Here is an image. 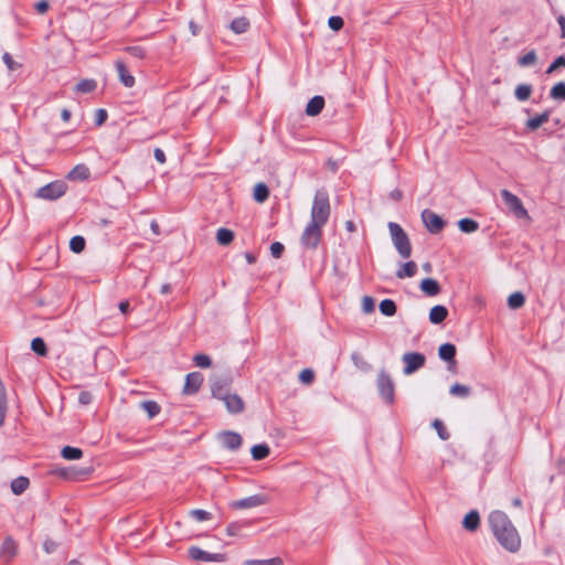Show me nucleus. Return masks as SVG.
<instances>
[{
  "mask_svg": "<svg viewBox=\"0 0 565 565\" xmlns=\"http://www.w3.org/2000/svg\"><path fill=\"white\" fill-rule=\"evenodd\" d=\"M310 216V222L301 234L300 243L305 248L315 249L322 238V227L330 216V202L326 192L316 193Z\"/></svg>",
  "mask_w": 565,
  "mask_h": 565,
  "instance_id": "obj_1",
  "label": "nucleus"
},
{
  "mask_svg": "<svg viewBox=\"0 0 565 565\" xmlns=\"http://www.w3.org/2000/svg\"><path fill=\"white\" fill-rule=\"evenodd\" d=\"M490 529L499 543L509 552H516L521 546L518 530L502 511H492L488 516Z\"/></svg>",
  "mask_w": 565,
  "mask_h": 565,
  "instance_id": "obj_2",
  "label": "nucleus"
},
{
  "mask_svg": "<svg viewBox=\"0 0 565 565\" xmlns=\"http://www.w3.org/2000/svg\"><path fill=\"white\" fill-rule=\"evenodd\" d=\"M388 230L392 237V242L397 249L398 254L403 258H408L412 254V245L406 232L397 223L390 222Z\"/></svg>",
  "mask_w": 565,
  "mask_h": 565,
  "instance_id": "obj_3",
  "label": "nucleus"
},
{
  "mask_svg": "<svg viewBox=\"0 0 565 565\" xmlns=\"http://www.w3.org/2000/svg\"><path fill=\"white\" fill-rule=\"evenodd\" d=\"M67 185L63 181H54L40 188L35 196L42 200H57L66 193Z\"/></svg>",
  "mask_w": 565,
  "mask_h": 565,
  "instance_id": "obj_4",
  "label": "nucleus"
},
{
  "mask_svg": "<svg viewBox=\"0 0 565 565\" xmlns=\"http://www.w3.org/2000/svg\"><path fill=\"white\" fill-rule=\"evenodd\" d=\"M214 397L224 402V405L228 413L238 414L244 411L245 404L241 396L237 394L224 393L221 386L217 387V391H214Z\"/></svg>",
  "mask_w": 565,
  "mask_h": 565,
  "instance_id": "obj_5",
  "label": "nucleus"
},
{
  "mask_svg": "<svg viewBox=\"0 0 565 565\" xmlns=\"http://www.w3.org/2000/svg\"><path fill=\"white\" fill-rule=\"evenodd\" d=\"M217 439L222 448L235 451L241 448L243 439L238 433L224 430L217 434Z\"/></svg>",
  "mask_w": 565,
  "mask_h": 565,
  "instance_id": "obj_6",
  "label": "nucleus"
},
{
  "mask_svg": "<svg viewBox=\"0 0 565 565\" xmlns=\"http://www.w3.org/2000/svg\"><path fill=\"white\" fill-rule=\"evenodd\" d=\"M377 390L381 394V396L387 402L392 403L394 399V383L391 379V376L385 373L384 371H381L377 376Z\"/></svg>",
  "mask_w": 565,
  "mask_h": 565,
  "instance_id": "obj_7",
  "label": "nucleus"
},
{
  "mask_svg": "<svg viewBox=\"0 0 565 565\" xmlns=\"http://www.w3.org/2000/svg\"><path fill=\"white\" fill-rule=\"evenodd\" d=\"M402 360L405 363L403 372L409 375L424 366L426 358L418 352H407L402 356Z\"/></svg>",
  "mask_w": 565,
  "mask_h": 565,
  "instance_id": "obj_8",
  "label": "nucleus"
},
{
  "mask_svg": "<svg viewBox=\"0 0 565 565\" xmlns=\"http://www.w3.org/2000/svg\"><path fill=\"white\" fill-rule=\"evenodd\" d=\"M501 196L504 203L509 206V209L514 213L518 217H527V211L523 206L522 201L512 192L508 190L501 191Z\"/></svg>",
  "mask_w": 565,
  "mask_h": 565,
  "instance_id": "obj_9",
  "label": "nucleus"
},
{
  "mask_svg": "<svg viewBox=\"0 0 565 565\" xmlns=\"http://www.w3.org/2000/svg\"><path fill=\"white\" fill-rule=\"evenodd\" d=\"M422 220L427 231L431 234H438L445 227L444 220L430 210L422 212Z\"/></svg>",
  "mask_w": 565,
  "mask_h": 565,
  "instance_id": "obj_10",
  "label": "nucleus"
},
{
  "mask_svg": "<svg viewBox=\"0 0 565 565\" xmlns=\"http://www.w3.org/2000/svg\"><path fill=\"white\" fill-rule=\"evenodd\" d=\"M267 503V498L264 494H253L250 497L236 500L230 503V507L235 510H245L260 507Z\"/></svg>",
  "mask_w": 565,
  "mask_h": 565,
  "instance_id": "obj_11",
  "label": "nucleus"
},
{
  "mask_svg": "<svg viewBox=\"0 0 565 565\" xmlns=\"http://www.w3.org/2000/svg\"><path fill=\"white\" fill-rule=\"evenodd\" d=\"M203 382V375L200 372L189 373L185 377V383L183 386L184 394H194L199 391Z\"/></svg>",
  "mask_w": 565,
  "mask_h": 565,
  "instance_id": "obj_12",
  "label": "nucleus"
},
{
  "mask_svg": "<svg viewBox=\"0 0 565 565\" xmlns=\"http://www.w3.org/2000/svg\"><path fill=\"white\" fill-rule=\"evenodd\" d=\"M18 553V546L12 537L8 536L3 540L0 548V556L6 563H10Z\"/></svg>",
  "mask_w": 565,
  "mask_h": 565,
  "instance_id": "obj_13",
  "label": "nucleus"
},
{
  "mask_svg": "<svg viewBox=\"0 0 565 565\" xmlns=\"http://www.w3.org/2000/svg\"><path fill=\"white\" fill-rule=\"evenodd\" d=\"M115 65L122 85L128 88L132 87L136 83L135 77L129 73L124 62L118 60Z\"/></svg>",
  "mask_w": 565,
  "mask_h": 565,
  "instance_id": "obj_14",
  "label": "nucleus"
},
{
  "mask_svg": "<svg viewBox=\"0 0 565 565\" xmlns=\"http://www.w3.org/2000/svg\"><path fill=\"white\" fill-rule=\"evenodd\" d=\"M456 347L452 343H444L438 349V355L441 360L449 362L450 365H456Z\"/></svg>",
  "mask_w": 565,
  "mask_h": 565,
  "instance_id": "obj_15",
  "label": "nucleus"
},
{
  "mask_svg": "<svg viewBox=\"0 0 565 565\" xmlns=\"http://www.w3.org/2000/svg\"><path fill=\"white\" fill-rule=\"evenodd\" d=\"M323 107L324 98L322 96H315L308 102L306 114L311 117L317 116L322 111Z\"/></svg>",
  "mask_w": 565,
  "mask_h": 565,
  "instance_id": "obj_16",
  "label": "nucleus"
},
{
  "mask_svg": "<svg viewBox=\"0 0 565 565\" xmlns=\"http://www.w3.org/2000/svg\"><path fill=\"white\" fill-rule=\"evenodd\" d=\"M419 287L420 290L429 297L437 296L440 292V286L438 281L433 278L423 279Z\"/></svg>",
  "mask_w": 565,
  "mask_h": 565,
  "instance_id": "obj_17",
  "label": "nucleus"
},
{
  "mask_svg": "<svg viewBox=\"0 0 565 565\" xmlns=\"http://www.w3.org/2000/svg\"><path fill=\"white\" fill-rule=\"evenodd\" d=\"M462 526L469 532H475L480 526L479 513L476 510L468 512L463 518Z\"/></svg>",
  "mask_w": 565,
  "mask_h": 565,
  "instance_id": "obj_18",
  "label": "nucleus"
},
{
  "mask_svg": "<svg viewBox=\"0 0 565 565\" xmlns=\"http://www.w3.org/2000/svg\"><path fill=\"white\" fill-rule=\"evenodd\" d=\"M447 316H448V309L443 305H437V306H434L429 311V321L433 324H439L443 321H445Z\"/></svg>",
  "mask_w": 565,
  "mask_h": 565,
  "instance_id": "obj_19",
  "label": "nucleus"
},
{
  "mask_svg": "<svg viewBox=\"0 0 565 565\" xmlns=\"http://www.w3.org/2000/svg\"><path fill=\"white\" fill-rule=\"evenodd\" d=\"M89 177V169L85 164L75 166L67 174L71 181H83Z\"/></svg>",
  "mask_w": 565,
  "mask_h": 565,
  "instance_id": "obj_20",
  "label": "nucleus"
},
{
  "mask_svg": "<svg viewBox=\"0 0 565 565\" xmlns=\"http://www.w3.org/2000/svg\"><path fill=\"white\" fill-rule=\"evenodd\" d=\"M550 116L551 111L545 110L541 115L527 119L525 126L530 130L534 131L539 129L542 125L546 124L550 120Z\"/></svg>",
  "mask_w": 565,
  "mask_h": 565,
  "instance_id": "obj_21",
  "label": "nucleus"
},
{
  "mask_svg": "<svg viewBox=\"0 0 565 565\" xmlns=\"http://www.w3.org/2000/svg\"><path fill=\"white\" fill-rule=\"evenodd\" d=\"M250 26V22L246 17L235 18L228 25L230 30L235 34L245 33Z\"/></svg>",
  "mask_w": 565,
  "mask_h": 565,
  "instance_id": "obj_22",
  "label": "nucleus"
},
{
  "mask_svg": "<svg viewBox=\"0 0 565 565\" xmlns=\"http://www.w3.org/2000/svg\"><path fill=\"white\" fill-rule=\"evenodd\" d=\"M417 273V265L415 262L409 260L404 263L401 268L396 271V276L399 279L411 278L415 276Z\"/></svg>",
  "mask_w": 565,
  "mask_h": 565,
  "instance_id": "obj_23",
  "label": "nucleus"
},
{
  "mask_svg": "<svg viewBox=\"0 0 565 565\" xmlns=\"http://www.w3.org/2000/svg\"><path fill=\"white\" fill-rule=\"evenodd\" d=\"M189 557L195 562H211L212 554L207 551H203L200 547L191 546L188 551Z\"/></svg>",
  "mask_w": 565,
  "mask_h": 565,
  "instance_id": "obj_24",
  "label": "nucleus"
},
{
  "mask_svg": "<svg viewBox=\"0 0 565 565\" xmlns=\"http://www.w3.org/2000/svg\"><path fill=\"white\" fill-rule=\"evenodd\" d=\"M30 484V481L26 477H18L15 479L12 480L11 482V491L17 494V495H20L22 494L29 487Z\"/></svg>",
  "mask_w": 565,
  "mask_h": 565,
  "instance_id": "obj_25",
  "label": "nucleus"
},
{
  "mask_svg": "<svg viewBox=\"0 0 565 565\" xmlns=\"http://www.w3.org/2000/svg\"><path fill=\"white\" fill-rule=\"evenodd\" d=\"M268 196H269L268 186L263 182L257 183L255 185L254 192H253L254 200L257 203H264L268 199Z\"/></svg>",
  "mask_w": 565,
  "mask_h": 565,
  "instance_id": "obj_26",
  "label": "nucleus"
},
{
  "mask_svg": "<svg viewBox=\"0 0 565 565\" xmlns=\"http://www.w3.org/2000/svg\"><path fill=\"white\" fill-rule=\"evenodd\" d=\"M97 83L95 79L85 78L78 82L75 86V92L81 94L92 93L96 89Z\"/></svg>",
  "mask_w": 565,
  "mask_h": 565,
  "instance_id": "obj_27",
  "label": "nucleus"
},
{
  "mask_svg": "<svg viewBox=\"0 0 565 565\" xmlns=\"http://www.w3.org/2000/svg\"><path fill=\"white\" fill-rule=\"evenodd\" d=\"M8 411V401H7V392L6 387L0 380V426L4 424V419Z\"/></svg>",
  "mask_w": 565,
  "mask_h": 565,
  "instance_id": "obj_28",
  "label": "nucleus"
},
{
  "mask_svg": "<svg viewBox=\"0 0 565 565\" xmlns=\"http://www.w3.org/2000/svg\"><path fill=\"white\" fill-rule=\"evenodd\" d=\"M234 239V232L228 228L221 227L216 232V241L220 245L226 246Z\"/></svg>",
  "mask_w": 565,
  "mask_h": 565,
  "instance_id": "obj_29",
  "label": "nucleus"
},
{
  "mask_svg": "<svg viewBox=\"0 0 565 565\" xmlns=\"http://www.w3.org/2000/svg\"><path fill=\"white\" fill-rule=\"evenodd\" d=\"M250 454L254 460H263L269 456L270 449L266 444H258L252 447Z\"/></svg>",
  "mask_w": 565,
  "mask_h": 565,
  "instance_id": "obj_30",
  "label": "nucleus"
},
{
  "mask_svg": "<svg viewBox=\"0 0 565 565\" xmlns=\"http://www.w3.org/2000/svg\"><path fill=\"white\" fill-rule=\"evenodd\" d=\"M533 88L529 84H520L514 89V96L520 102H525L531 97Z\"/></svg>",
  "mask_w": 565,
  "mask_h": 565,
  "instance_id": "obj_31",
  "label": "nucleus"
},
{
  "mask_svg": "<svg viewBox=\"0 0 565 565\" xmlns=\"http://www.w3.org/2000/svg\"><path fill=\"white\" fill-rule=\"evenodd\" d=\"M524 303H525V297L520 291L513 292L508 297V306L510 309H513V310L520 309L524 306Z\"/></svg>",
  "mask_w": 565,
  "mask_h": 565,
  "instance_id": "obj_32",
  "label": "nucleus"
},
{
  "mask_svg": "<svg viewBox=\"0 0 565 565\" xmlns=\"http://www.w3.org/2000/svg\"><path fill=\"white\" fill-rule=\"evenodd\" d=\"M537 63V54L534 50L529 51L526 54L518 58V65L521 67L533 66Z\"/></svg>",
  "mask_w": 565,
  "mask_h": 565,
  "instance_id": "obj_33",
  "label": "nucleus"
},
{
  "mask_svg": "<svg viewBox=\"0 0 565 565\" xmlns=\"http://www.w3.org/2000/svg\"><path fill=\"white\" fill-rule=\"evenodd\" d=\"M449 393L454 396L465 398L470 395L471 388L468 385L455 383L454 385L450 386Z\"/></svg>",
  "mask_w": 565,
  "mask_h": 565,
  "instance_id": "obj_34",
  "label": "nucleus"
},
{
  "mask_svg": "<svg viewBox=\"0 0 565 565\" xmlns=\"http://www.w3.org/2000/svg\"><path fill=\"white\" fill-rule=\"evenodd\" d=\"M458 227L463 233H473L479 228V223L472 218H461Z\"/></svg>",
  "mask_w": 565,
  "mask_h": 565,
  "instance_id": "obj_35",
  "label": "nucleus"
},
{
  "mask_svg": "<svg viewBox=\"0 0 565 565\" xmlns=\"http://www.w3.org/2000/svg\"><path fill=\"white\" fill-rule=\"evenodd\" d=\"M380 311L382 315L386 316V317H392L395 315L396 312V305L393 300L391 299H384L380 302Z\"/></svg>",
  "mask_w": 565,
  "mask_h": 565,
  "instance_id": "obj_36",
  "label": "nucleus"
},
{
  "mask_svg": "<svg viewBox=\"0 0 565 565\" xmlns=\"http://www.w3.org/2000/svg\"><path fill=\"white\" fill-rule=\"evenodd\" d=\"M62 457L66 460H77L83 456V451L79 448L65 446L62 449Z\"/></svg>",
  "mask_w": 565,
  "mask_h": 565,
  "instance_id": "obj_37",
  "label": "nucleus"
},
{
  "mask_svg": "<svg viewBox=\"0 0 565 565\" xmlns=\"http://www.w3.org/2000/svg\"><path fill=\"white\" fill-rule=\"evenodd\" d=\"M140 407L148 414L149 418L154 417L160 412V406L153 401H146L140 404Z\"/></svg>",
  "mask_w": 565,
  "mask_h": 565,
  "instance_id": "obj_38",
  "label": "nucleus"
},
{
  "mask_svg": "<svg viewBox=\"0 0 565 565\" xmlns=\"http://www.w3.org/2000/svg\"><path fill=\"white\" fill-rule=\"evenodd\" d=\"M550 96L556 100H565V83L558 82L555 84L550 92Z\"/></svg>",
  "mask_w": 565,
  "mask_h": 565,
  "instance_id": "obj_39",
  "label": "nucleus"
},
{
  "mask_svg": "<svg viewBox=\"0 0 565 565\" xmlns=\"http://www.w3.org/2000/svg\"><path fill=\"white\" fill-rule=\"evenodd\" d=\"M70 248L74 253H81L85 248V239L83 236H73L70 241Z\"/></svg>",
  "mask_w": 565,
  "mask_h": 565,
  "instance_id": "obj_40",
  "label": "nucleus"
},
{
  "mask_svg": "<svg viewBox=\"0 0 565 565\" xmlns=\"http://www.w3.org/2000/svg\"><path fill=\"white\" fill-rule=\"evenodd\" d=\"M31 349L39 355L44 356L46 355V345L43 339L41 338H34L31 342Z\"/></svg>",
  "mask_w": 565,
  "mask_h": 565,
  "instance_id": "obj_41",
  "label": "nucleus"
},
{
  "mask_svg": "<svg viewBox=\"0 0 565 565\" xmlns=\"http://www.w3.org/2000/svg\"><path fill=\"white\" fill-rule=\"evenodd\" d=\"M433 426L436 429L438 436L443 440H447L449 438V433L447 431V428L445 427L444 423L439 419H435L433 422Z\"/></svg>",
  "mask_w": 565,
  "mask_h": 565,
  "instance_id": "obj_42",
  "label": "nucleus"
},
{
  "mask_svg": "<svg viewBox=\"0 0 565 565\" xmlns=\"http://www.w3.org/2000/svg\"><path fill=\"white\" fill-rule=\"evenodd\" d=\"M248 565H282V559L274 557L269 559H252L247 562Z\"/></svg>",
  "mask_w": 565,
  "mask_h": 565,
  "instance_id": "obj_43",
  "label": "nucleus"
},
{
  "mask_svg": "<svg viewBox=\"0 0 565 565\" xmlns=\"http://www.w3.org/2000/svg\"><path fill=\"white\" fill-rule=\"evenodd\" d=\"M343 19L339 15H332L328 20V25L333 31H340L343 28Z\"/></svg>",
  "mask_w": 565,
  "mask_h": 565,
  "instance_id": "obj_44",
  "label": "nucleus"
},
{
  "mask_svg": "<svg viewBox=\"0 0 565 565\" xmlns=\"http://www.w3.org/2000/svg\"><path fill=\"white\" fill-rule=\"evenodd\" d=\"M313 379H315V373L310 369H303L299 373V380L303 384H311L313 382Z\"/></svg>",
  "mask_w": 565,
  "mask_h": 565,
  "instance_id": "obj_45",
  "label": "nucleus"
},
{
  "mask_svg": "<svg viewBox=\"0 0 565 565\" xmlns=\"http://www.w3.org/2000/svg\"><path fill=\"white\" fill-rule=\"evenodd\" d=\"M193 361L199 367H209L211 365V359L206 354H196Z\"/></svg>",
  "mask_w": 565,
  "mask_h": 565,
  "instance_id": "obj_46",
  "label": "nucleus"
},
{
  "mask_svg": "<svg viewBox=\"0 0 565 565\" xmlns=\"http://www.w3.org/2000/svg\"><path fill=\"white\" fill-rule=\"evenodd\" d=\"M92 473V468H81V469H77V470H74L72 472V475H68L67 472H63V475L66 477V478H70V479H77L78 477H86L88 475Z\"/></svg>",
  "mask_w": 565,
  "mask_h": 565,
  "instance_id": "obj_47",
  "label": "nucleus"
},
{
  "mask_svg": "<svg viewBox=\"0 0 565 565\" xmlns=\"http://www.w3.org/2000/svg\"><path fill=\"white\" fill-rule=\"evenodd\" d=\"M559 67H565V55L556 57L548 66L546 73L551 74Z\"/></svg>",
  "mask_w": 565,
  "mask_h": 565,
  "instance_id": "obj_48",
  "label": "nucleus"
},
{
  "mask_svg": "<svg viewBox=\"0 0 565 565\" xmlns=\"http://www.w3.org/2000/svg\"><path fill=\"white\" fill-rule=\"evenodd\" d=\"M190 515L192 518H194L196 521H203V520L210 519V513L205 510H200V509L190 511Z\"/></svg>",
  "mask_w": 565,
  "mask_h": 565,
  "instance_id": "obj_49",
  "label": "nucleus"
},
{
  "mask_svg": "<svg viewBox=\"0 0 565 565\" xmlns=\"http://www.w3.org/2000/svg\"><path fill=\"white\" fill-rule=\"evenodd\" d=\"M362 310L365 313H371L374 310V300L371 297H369V296L363 297Z\"/></svg>",
  "mask_w": 565,
  "mask_h": 565,
  "instance_id": "obj_50",
  "label": "nucleus"
},
{
  "mask_svg": "<svg viewBox=\"0 0 565 565\" xmlns=\"http://www.w3.org/2000/svg\"><path fill=\"white\" fill-rule=\"evenodd\" d=\"M284 252V245L279 242H275L270 245L271 256L275 258H279Z\"/></svg>",
  "mask_w": 565,
  "mask_h": 565,
  "instance_id": "obj_51",
  "label": "nucleus"
},
{
  "mask_svg": "<svg viewBox=\"0 0 565 565\" xmlns=\"http://www.w3.org/2000/svg\"><path fill=\"white\" fill-rule=\"evenodd\" d=\"M2 60L7 67L9 68V71H13L20 66L17 62L13 61L12 56L9 53H4Z\"/></svg>",
  "mask_w": 565,
  "mask_h": 565,
  "instance_id": "obj_52",
  "label": "nucleus"
},
{
  "mask_svg": "<svg viewBox=\"0 0 565 565\" xmlns=\"http://www.w3.org/2000/svg\"><path fill=\"white\" fill-rule=\"evenodd\" d=\"M126 51L135 57L142 58L145 56V50L140 46H129Z\"/></svg>",
  "mask_w": 565,
  "mask_h": 565,
  "instance_id": "obj_53",
  "label": "nucleus"
},
{
  "mask_svg": "<svg viewBox=\"0 0 565 565\" xmlns=\"http://www.w3.org/2000/svg\"><path fill=\"white\" fill-rule=\"evenodd\" d=\"M107 119V111L105 109H98L96 111L95 121L97 126L103 125Z\"/></svg>",
  "mask_w": 565,
  "mask_h": 565,
  "instance_id": "obj_54",
  "label": "nucleus"
},
{
  "mask_svg": "<svg viewBox=\"0 0 565 565\" xmlns=\"http://www.w3.org/2000/svg\"><path fill=\"white\" fill-rule=\"evenodd\" d=\"M90 401H92V394L89 392L83 391V392L79 393L78 402L82 405H87V404L90 403Z\"/></svg>",
  "mask_w": 565,
  "mask_h": 565,
  "instance_id": "obj_55",
  "label": "nucleus"
},
{
  "mask_svg": "<svg viewBox=\"0 0 565 565\" xmlns=\"http://www.w3.org/2000/svg\"><path fill=\"white\" fill-rule=\"evenodd\" d=\"M43 548L44 551L50 554L52 552L55 551L56 548V543L52 540H46L44 543H43Z\"/></svg>",
  "mask_w": 565,
  "mask_h": 565,
  "instance_id": "obj_56",
  "label": "nucleus"
},
{
  "mask_svg": "<svg viewBox=\"0 0 565 565\" xmlns=\"http://www.w3.org/2000/svg\"><path fill=\"white\" fill-rule=\"evenodd\" d=\"M35 9L39 13L43 14L49 10V3L45 0L39 1L35 4Z\"/></svg>",
  "mask_w": 565,
  "mask_h": 565,
  "instance_id": "obj_57",
  "label": "nucleus"
},
{
  "mask_svg": "<svg viewBox=\"0 0 565 565\" xmlns=\"http://www.w3.org/2000/svg\"><path fill=\"white\" fill-rule=\"evenodd\" d=\"M153 156L156 158V160L160 163H164L166 162V154L164 152L160 149V148H156L154 151H153Z\"/></svg>",
  "mask_w": 565,
  "mask_h": 565,
  "instance_id": "obj_58",
  "label": "nucleus"
},
{
  "mask_svg": "<svg viewBox=\"0 0 565 565\" xmlns=\"http://www.w3.org/2000/svg\"><path fill=\"white\" fill-rule=\"evenodd\" d=\"M239 530H241V527L238 525H236V524H230L226 527L227 535H230V536L237 535Z\"/></svg>",
  "mask_w": 565,
  "mask_h": 565,
  "instance_id": "obj_59",
  "label": "nucleus"
},
{
  "mask_svg": "<svg viewBox=\"0 0 565 565\" xmlns=\"http://www.w3.org/2000/svg\"><path fill=\"white\" fill-rule=\"evenodd\" d=\"M557 22H558L559 28H561V38L565 39V15H559L557 18Z\"/></svg>",
  "mask_w": 565,
  "mask_h": 565,
  "instance_id": "obj_60",
  "label": "nucleus"
},
{
  "mask_svg": "<svg viewBox=\"0 0 565 565\" xmlns=\"http://www.w3.org/2000/svg\"><path fill=\"white\" fill-rule=\"evenodd\" d=\"M118 308L122 313H127L129 310V302L127 300L120 301Z\"/></svg>",
  "mask_w": 565,
  "mask_h": 565,
  "instance_id": "obj_61",
  "label": "nucleus"
},
{
  "mask_svg": "<svg viewBox=\"0 0 565 565\" xmlns=\"http://www.w3.org/2000/svg\"><path fill=\"white\" fill-rule=\"evenodd\" d=\"M344 226H345V230H347L348 232H350V233H353V232H355V231H356V226H355L354 222H353V221H351V220L347 221V222H345V224H344Z\"/></svg>",
  "mask_w": 565,
  "mask_h": 565,
  "instance_id": "obj_62",
  "label": "nucleus"
},
{
  "mask_svg": "<svg viewBox=\"0 0 565 565\" xmlns=\"http://www.w3.org/2000/svg\"><path fill=\"white\" fill-rule=\"evenodd\" d=\"M61 117L64 121H68L71 118V111L68 109H63L61 113Z\"/></svg>",
  "mask_w": 565,
  "mask_h": 565,
  "instance_id": "obj_63",
  "label": "nucleus"
},
{
  "mask_svg": "<svg viewBox=\"0 0 565 565\" xmlns=\"http://www.w3.org/2000/svg\"><path fill=\"white\" fill-rule=\"evenodd\" d=\"M150 228H151V231H152L156 235H158V234L160 233L159 225H158V223H157L156 221H152V222L150 223Z\"/></svg>",
  "mask_w": 565,
  "mask_h": 565,
  "instance_id": "obj_64",
  "label": "nucleus"
}]
</instances>
